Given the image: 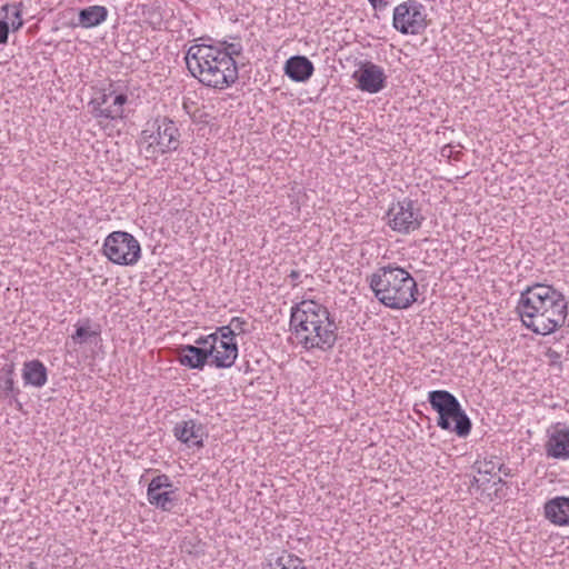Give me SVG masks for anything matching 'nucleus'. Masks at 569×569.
<instances>
[{
    "instance_id": "1",
    "label": "nucleus",
    "mask_w": 569,
    "mask_h": 569,
    "mask_svg": "<svg viewBox=\"0 0 569 569\" xmlns=\"http://www.w3.org/2000/svg\"><path fill=\"white\" fill-rule=\"evenodd\" d=\"M516 311L527 329L547 336L565 326L568 300L553 286L535 282L520 292Z\"/></svg>"
},
{
    "instance_id": "2",
    "label": "nucleus",
    "mask_w": 569,
    "mask_h": 569,
    "mask_svg": "<svg viewBox=\"0 0 569 569\" xmlns=\"http://www.w3.org/2000/svg\"><path fill=\"white\" fill-rule=\"evenodd\" d=\"M290 329L307 351H329L338 338V327L328 308L313 300H302L291 307Z\"/></svg>"
},
{
    "instance_id": "3",
    "label": "nucleus",
    "mask_w": 569,
    "mask_h": 569,
    "mask_svg": "<svg viewBox=\"0 0 569 569\" xmlns=\"http://www.w3.org/2000/svg\"><path fill=\"white\" fill-rule=\"evenodd\" d=\"M227 54H219V47L214 44H192L184 57L189 72L203 86L223 90L233 84L238 76L236 60Z\"/></svg>"
},
{
    "instance_id": "4",
    "label": "nucleus",
    "mask_w": 569,
    "mask_h": 569,
    "mask_svg": "<svg viewBox=\"0 0 569 569\" xmlns=\"http://www.w3.org/2000/svg\"><path fill=\"white\" fill-rule=\"evenodd\" d=\"M369 286L378 301L390 309H407L417 300L415 278L396 263L378 268L369 277Z\"/></svg>"
},
{
    "instance_id": "5",
    "label": "nucleus",
    "mask_w": 569,
    "mask_h": 569,
    "mask_svg": "<svg viewBox=\"0 0 569 569\" xmlns=\"http://www.w3.org/2000/svg\"><path fill=\"white\" fill-rule=\"evenodd\" d=\"M428 402L438 413L437 426L440 429L455 432L460 438L469 436L471 420L455 395L448 390H432L428 392Z\"/></svg>"
},
{
    "instance_id": "6",
    "label": "nucleus",
    "mask_w": 569,
    "mask_h": 569,
    "mask_svg": "<svg viewBox=\"0 0 569 569\" xmlns=\"http://www.w3.org/2000/svg\"><path fill=\"white\" fill-rule=\"evenodd\" d=\"M146 143L143 153L147 159H156L159 154L176 151L180 146V131L176 123L167 117H158L147 123L141 133Z\"/></svg>"
},
{
    "instance_id": "7",
    "label": "nucleus",
    "mask_w": 569,
    "mask_h": 569,
    "mask_svg": "<svg viewBox=\"0 0 569 569\" xmlns=\"http://www.w3.org/2000/svg\"><path fill=\"white\" fill-rule=\"evenodd\" d=\"M102 251L108 260L119 266H133L141 257L139 241L126 231H113L108 234Z\"/></svg>"
},
{
    "instance_id": "8",
    "label": "nucleus",
    "mask_w": 569,
    "mask_h": 569,
    "mask_svg": "<svg viewBox=\"0 0 569 569\" xmlns=\"http://www.w3.org/2000/svg\"><path fill=\"white\" fill-rule=\"evenodd\" d=\"M387 224L393 231L408 234L420 229L425 217L416 201L403 198L391 204L387 211Z\"/></svg>"
},
{
    "instance_id": "9",
    "label": "nucleus",
    "mask_w": 569,
    "mask_h": 569,
    "mask_svg": "<svg viewBox=\"0 0 569 569\" xmlns=\"http://www.w3.org/2000/svg\"><path fill=\"white\" fill-rule=\"evenodd\" d=\"M393 28L402 34H420L427 28L426 7L417 0H407L393 9Z\"/></svg>"
},
{
    "instance_id": "10",
    "label": "nucleus",
    "mask_w": 569,
    "mask_h": 569,
    "mask_svg": "<svg viewBox=\"0 0 569 569\" xmlns=\"http://www.w3.org/2000/svg\"><path fill=\"white\" fill-rule=\"evenodd\" d=\"M127 102L128 96L123 92L117 93L110 84L108 89L101 90L90 100L89 107L94 118L121 120L124 113L123 107Z\"/></svg>"
},
{
    "instance_id": "11",
    "label": "nucleus",
    "mask_w": 569,
    "mask_h": 569,
    "mask_svg": "<svg viewBox=\"0 0 569 569\" xmlns=\"http://www.w3.org/2000/svg\"><path fill=\"white\" fill-rule=\"evenodd\" d=\"M197 345H207L211 351L210 365L218 369L231 368L238 358V343L236 340L218 339L213 336L200 337L196 340Z\"/></svg>"
},
{
    "instance_id": "12",
    "label": "nucleus",
    "mask_w": 569,
    "mask_h": 569,
    "mask_svg": "<svg viewBox=\"0 0 569 569\" xmlns=\"http://www.w3.org/2000/svg\"><path fill=\"white\" fill-rule=\"evenodd\" d=\"M176 491L169 476L164 473L156 476L148 485V501L162 511H171L178 500Z\"/></svg>"
},
{
    "instance_id": "13",
    "label": "nucleus",
    "mask_w": 569,
    "mask_h": 569,
    "mask_svg": "<svg viewBox=\"0 0 569 569\" xmlns=\"http://www.w3.org/2000/svg\"><path fill=\"white\" fill-rule=\"evenodd\" d=\"M352 78L357 81V87L368 93H378L387 84L383 69L370 61L361 63L359 70L353 72Z\"/></svg>"
},
{
    "instance_id": "14",
    "label": "nucleus",
    "mask_w": 569,
    "mask_h": 569,
    "mask_svg": "<svg viewBox=\"0 0 569 569\" xmlns=\"http://www.w3.org/2000/svg\"><path fill=\"white\" fill-rule=\"evenodd\" d=\"M211 351L207 345H181L178 360L181 366L189 369L202 370L211 359Z\"/></svg>"
},
{
    "instance_id": "15",
    "label": "nucleus",
    "mask_w": 569,
    "mask_h": 569,
    "mask_svg": "<svg viewBox=\"0 0 569 569\" xmlns=\"http://www.w3.org/2000/svg\"><path fill=\"white\" fill-rule=\"evenodd\" d=\"M174 437L186 443L188 447H202L204 428L201 423L196 420H187L176 423L173 428Z\"/></svg>"
},
{
    "instance_id": "16",
    "label": "nucleus",
    "mask_w": 569,
    "mask_h": 569,
    "mask_svg": "<svg viewBox=\"0 0 569 569\" xmlns=\"http://www.w3.org/2000/svg\"><path fill=\"white\" fill-rule=\"evenodd\" d=\"M545 518L556 526H569V497L558 496L543 506Z\"/></svg>"
},
{
    "instance_id": "17",
    "label": "nucleus",
    "mask_w": 569,
    "mask_h": 569,
    "mask_svg": "<svg viewBox=\"0 0 569 569\" xmlns=\"http://www.w3.org/2000/svg\"><path fill=\"white\" fill-rule=\"evenodd\" d=\"M315 71L312 62L305 56L290 57L284 63V74L296 82H305Z\"/></svg>"
},
{
    "instance_id": "18",
    "label": "nucleus",
    "mask_w": 569,
    "mask_h": 569,
    "mask_svg": "<svg viewBox=\"0 0 569 569\" xmlns=\"http://www.w3.org/2000/svg\"><path fill=\"white\" fill-rule=\"evenodd\" d=\"M550 458L566 460L569 458V429H556L549 436L545 446Z\"/></svg>"
},
{
    "instance_id": "19",
    "label": "nucleus",
    "mask_w": 569,
    "mask_h": 569,
    "mask_svg": "<svg viewBox=\"0 0 569 569\" xmlns=\"http://www.w3.org/2000/svg\"><path fill=\"white\" fill-rule=\"evenodd\" d=\"M24 386L42 388L48 381L47 367L38 359L26 361L22 368Z\"/></svg>"
},
{
    "instance_id": "20",
    "label": "nucleus",
    "mask_w": 569,
    "mask_h": 569,
    "mask_svg": "<svg viewBox=\"0 0 569 569\" xmlns=\"http://www.w3.org/2000/svg\"><path fill=\"white\" fill-rule=\"evenodd\" d=\"M108 17V10L103 6H90L79 11V24L89 29L101 24Z\"/></svg>"
},
{
    "instance_id": "21",
    "label": "nucleus",
    "mask_w": 569,
    "mask_h": 569,
    "mask_svg": "<svg viewBox=\"0 0 569 569\" xmlns=\"http://www.w3.org/2000/svg\"><path fill=\"white\" fill-rule=\"evenodd\" d=\"M4 375L0 378V389L4 392L6 397H11L12 400L17 403L18 408L22 407L21 402L18 400V395L20 390L16 388L13 373H14V365L9 363L3 367Z\"/></svg>"
},
{
    "instance_id": "22",
    "label": "nucleus",
    "mask_w": 569,
    "mask_h": 569,
    "mask_svg": "<svg viewBox=\"0 0 569 569\" xmlns=\"http://www.w3.org/2000/svg\"><path fill=\"white\" fill-rule=\"evenodd\" d=\"M100 336L99 327L92 329L90 320L86 319L76 325V331L72 333L71 339L76 345H84Z\"/></svg>"
},
{
    "instance_id": "23",
    "label": "nucleus",
    "mask_w": 569,
    "mask_h": 569,
    "mask_svg": "<svg viewBox=\"0 0 569 569\" xmlns=\"http://www.w3.org/2000/svg\"><path fill=\"white\" fill-rule=\"evenodd\" d=\"M274 567L276 569H307L301 558L286 551L276 559Z\"/></svg>"
},
{
    "instance_id": "24",
    "label": "nucleus",
    "mask_w": 569,
    "mask_h": 569,
    "mask_svg": "<svg viewBox=\"0 0 569 569\" xmlns=\"http://www.w3.org/2000/svg\"><path fill=\"white\" fill-rule=\"evenodd\" d=\"M1 10L6 13V17H9L10 10H12V17L11 20V28L13 31H18L23 26L22 20V11H23V3L22 2H13V3H7L4 4Z\"/></svg>"
},
{
    "instance_id": "25",
    "label": "nucleus",
    "mask_w": 569,
    "mask_h": 569,
    "mask_svg": "<svg viewBox=\"0 0 569 569\" xmlns=\"http://www.w3.org/2000/svg\"><path fill=\"white\" fill-rule=\"evenodd\" d=\"M219 47V54H227L231 60H234V57H238L242 52V46L240 42H219L217 44Z\"/></svg>"
},
{
    "instance_id": "26",
    "label": "nucleus",
    "mask_w": 569,
    "mask_h": 569,
    "mask_svg": "<svg viewBox=\"0 0 569 569\" xmlns=\"http://www.w3.org/2000/svg\"><path fill=\"white\" fill-rule=\"evenodd\" d=\"M545 358L549 367L557 369L558 371L562 370V353L555 350L553 348H548L545 351Z\"/></svg>"
},
{
    "instance_id": "27",
    "label": "nucleus",
    "mask_w": 569,
    "mask_h": 569,
    "mask_svg": "<svg viewBox=\"0 0 569 569\" xmlns=\"http://www.w3.org/2000/svg\"><path fill=\"white\" fill-rule=\"evenodd\" d=\"M209 336L217 337L218 339L228 340V338H231L232 340H236V336L231 329V325L221 326L216 329L214 332L210 333Z\"/></svg>"
},
{
    "instance_id": "28",
    "label": "nucleus",
    "mask_w": 569,
    "mask_h": 569,
    "mask_svg": "<svg viewBox=\"0 0 569 569\" xmlns=\"http://www.w3.org/2000/svg\"><path fill=\"white\" fill-rule=\"evenodd\" d=\"M231 329L234 333V336L242 335L247 332V321L241 317H233L231 318L230 322Z\"/></svg>"
},
{
    "instance_id": "29",
    "label": "nucleus",
    "mask_w": 569,
    "mask_h": 569,
    "mask_svg": "<svg viewBox=\"0 0 569 569\" xmlns=\"http://www.w3.org/2000/svg\"><path fill=\"white\" fill-rule=\"evenodd\" d=\"M9 37V23L4 20H0V44L8 42Z\"/></svg>"
},
{
    "instance_id": "30",
    "label": "nucleus",
    "mask_w": 569,
    "mask_h": 569,
    "mask_svg": "<svg viewBox=\"0 0 569 569\" xmlns=\"http://www.w3.org/2000/svg\"><path fill=\"white\" fill-rule=\"evenodd\" d=\"M375 10H383L388 6L387 0H368Z\"/></svg>"
},
{
    "instance_id": "31",
    "label": "nucleus",
    "mask_w": 569,
    "mask_h": 569,
    "mask_svg": "<svg viewBox=\"0 0 569 569\" xmlns=\"http://www.w3.org/2000/svg\"><path fill=\"white\" fill-rule=\"evenodd\" d=\"M288 277L292 280V287H296L300 278V272L298 270H291Z\"/></svg>"
},
{
    "instance_id": "32",
    "label": "nucleus",
    "mask_w": 569,
    "mask_h": 569,
    "mask_svg": "<svg viewBox=\"0 0 569 569\" xmlns=\"http://www.w3.org/2000/svg\"><path fill=\"white\" fill-rule=\"evenodd\" d=\"M498 470L500 472H502L506 477H511L512 476L511 470L509 468L505 467L503 465H500Z\"/></svg>"
},
{
    "instance_id": "33",
    "label": "nucleus",
    "mask_w": 569,
    "mask_h": 569,
    "mask_svg": "<svg viewBox=\"0 0 569 569\" xmlns=\"http://www.w3.org/2000/svg\"><path fill=\"white\" fill-rule=\"evenodd\" d=\"M489 465H490L491 467H487V469H485V472H486V473H491V472H492V470H493V468H495V465H493L492 462H489ZM486 466H488V463H486Z\"/></svg>"
},
{
    "instance_id": "34",
    "label": "nucleus",
    "mask_w": 569,
    "mask_h": 569,
    "mask_svg": "<svg viewBox=\"0 0 569 569\" xmlns=\"http://www.w3.org/2000/svg\"><path fill=\"white\" fill-rule=\"evenodd\" d=\"M497 483L505 485L506 482L501 478H499Z\"/></svg>"
}]
</instances>
